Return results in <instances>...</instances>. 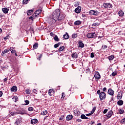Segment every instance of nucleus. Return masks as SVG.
<instances>
[{
  "label": "nucleus",
  "instance_id": "obj_1",
  "mask_svg": "<svg viewBox=\"0 0 125 125\" xmlns=\"http://www.w3.org/2000/svg\"><path fill=\"white\" fill-rule=\"evenodd\" d=\"M60 15V10L58 9H56L53 13L52 23H55L56 21H58V17Z\"/></svg>",
  "mask_w": 125,
  "mask_h": 125
},
{
  "label": "nucleus",
  "instance_id": "obj_2",
  "mask_svg": "<svg viewBox=\"0 0 125 125\" xmlns=\"http://www.w3.org/2000/svg\"><path fill=\"white\" fill-rule=\"evenodd\" d=\"M86 37L88 38V39H92L93 38H97V35L95 34V33H88Z\"/></svg>",
  "mask_w": 125,
  "mask_h": 125
},
{
  "label": "nucleus",
  "instance_id": "obj_3",
  "mask_svg": "<svg viewBox=\"0 0 125 125\" xmlns=\"http://www.w3.org/2000/svg\"><path fill=\"white\" fill-rule=\"evenodd\" d=\"M89 13L90 15H95V16H97L99 14V12L97 11L91 10L89 11Z\"/></svg>",
  "mask_w": 125,
  "mask_h": 125
},
{
  "label": "nucleus",
  "instance_id": "obj_4",
  "mask_svg": "<svg viewBox=\"0 0 125 125\" xmlns=\"http://www.w3.org/2000/svg\"><path fill=\"white\" fill-rule=\"evenodd\" d=\"M106 98V93L104 92H101L100 94V99L101 101L104 100Z\"/></svg>",
  "mask_w": 125,
  "mask_h": 125
},
{
  "label": "nucleus",
  "instance_id": "obj_5",
  "mask_svg": "<svg viewBox=\"0 0 125 125\" xmlns=\"http://www.w3.org/2000/svg\"><path fill=\"white\" fill-rule=\"evenodd\" d=\"M65 18V15L63 14H60V15L59 16L58 18V21H62L64 20V19Z\"/></svg>",
  "mask_w": 125,
  "mask_h": 125
},
{
  "label": "nucleus",
  "instance_id": "obj_6",
  "mask_svg": "<svg viewBox=\"0 0 125 125\" xmlns=\"http://www.w3.org/2000/svg\"><path fill=\"white\" fill-rule=\"evenodd\" d=\"M113 112L112 110H110L109 111H108L106 115V116L107 117L106 119H110V118H111V117L113 116Z\"/></svg>",
  "mask_w": 125,
  "mask_h": 125
},
{
  "label": "nucleus",
  "instance_id": "obj_7",
  "mask_svg": "<svg viewBox=\"0 0 125 125\" xmlns=\"http://www.w3.org/2000/svg\"><path fill=\"white\" fill-rule=\"evenodd\" d=\"M104 6L105 8H111L112 7V4L111 3H104Z\"/></svg>",
  "mask_w": 125,
  "mask_h": 125
},
{
  "label": "nucleus",
  "instance_id": "obj_8",
  "mask_svg": "<svg viewBox=\"0 0 125 125\" xmlns=\"http://www.w3.org/2000/svg\"><path fill=\"white\" fill-rule=\"evenodd\" d=\"M42 12L41 9H38L34 14L33 15L35 16V17H37L38 15H40V13Z\"/></svg>",
  "mask_w": 125,
  "mask_h": 125
},
{
  "label": "nucleus",
  "instance_id": "obj_9",
  "mask_svg": "<svg viewBox=\"0 0 125 125\" xmlns=\"http://www.w3.org/2000/svg\"><path fill=\"white\" fill-rule=\"evenodd\" d=\"M94 77L95 79H97V80H99L101 78V76H100V74H99V72H96L95 74L94 75Z\"/></svg>",
  "mask_w": 125,
  "mask_h": 125
},
{
  "label": "nucleus",
  "instance_id": "obj_10",
  "mask_svg": "<svg viewBox=\"0 0 125 125\" xmlns=\"http://www.w3.org/2000/svg\"><path fill=\"white\" fill-rule=\"evenodd\" d=\"M108 94H109V95H111L113 96L114 95V93H115V92L114 91V90H113L112 89L109 88L108 90Z\"/></svg>",
  "mask_w": 125,
  "mask_h": 125
},
{
  "label": "nucleus",
  "instance_id": "obj_11",
  "mask_svg": "<svg viewBox=\"0 0 125 125\" xmlns=\"http://www.w3.org/2000/svg\"><path fill=\"white\" fill-rule=\"evenodd\" d=\"M81 10H82V7L81 6H78L75 10L76 13H80L81 12Z\"/></svg>",
  "mask_w": 125,
  "mask_h": 125
},
{
  "label": "nucleus",
  "instance_id": "obj_12",
  "mask_svg": "<svg viewBox=\"0 0 125 125\" xmlns=\"http://www.w3.org/2000/svg\"><path fill=\"white\" fill-rule=\"evenodd\" d=\"M11 49H5L4 51L2 52L1 55L2 56H3L5 53H7L8 52H9L10 51Z\"/></svg>",
  "mask_w": 125,
  "mask_h": 125
},
{
  "label": "nucleus",
  "instance_id": "obj_13",
  "mask_svg": "<svg viewBox=\"0 0 125 125\" xmlns=\"http://www.w3.org/2000/svg\"><path fill=\"white\" fill-rule=\"evenodd\" d=\"M71 57L72 58L77 59L78 57H79V55L77 53H73L71 54Z\"/></svg>",
  "mask_w": 125,
  "mask_h": 125
},
{
  "label": "nucleus",
  "instance_id": "obj_14",
  "mask_svg": "<svg viewBox=\"0 0 125 125\" xmlns=\"http://www.w3.org/2000/svg\"><path fill=\"white\" fill-rule=\"evenodd\" d=\"M11 91H12L13 92H16V91H17V86H13L12 87H11Z\"/></svg>",
  "mask_w": 125,
  "mask_h": 125
},
{
  "label": "nucleus",
  "instance_id": "obj_15",
  "mask_svg": "<svg viewBox=\"0 0 125 125\" xmlns=\"http://www.w3.org/2000/svg\"><path fill=\"white\" fill-rule=\"evenodd\" d=\"M78 43H79V47H81V48H83V47H84V44H83V42L79 41Z\"/></svg>",
  "mask_w": 125,
  "mask_h": 125
},
{
  "label": "nucleus",
  "instance_id": "obj_16",
  "mask_svg": "<svg viewBox=\"0 0 125 125\" xmlns=\"http://www.w3.org/2000/svg\"><path fill=\"white\" fill-rule=\"evenodd\" d=\"M9 9L7 8H2V11H3V13H5V14H6V13H8Z\"/></svg>",
  "mask_w": 125,
  "mask_h": 125
},
{
  "label": "nucleus",
  "instance_id": "obj_17",
  "mask_svg": "<svg viewBox=\"0 0 125 125\" xmlns=\"http://www.w3.org/2000/svg\"><path fill=\"white\" fill-rule=\"evenodd\" d=\"M69 38H70V36H69L68 33L66 32L65 34L63 35V39H65V40H68Z\"/></svg>",
  "mask_w": 125,
  "mask_h": 125
},
{
  "label": "nucleus",
  "instance_id": "obj_18",
  "mask_svg": "<svg viewBox=\"0 0 125 125\" xmlns=\"http://www.w3.org/2000/svg\"><path fill=\"white\" fill-rule=\"evenodd\" d=\"M73 119V115H68L66 117V120L67 121H71Z\"/></svg>",
  "mask_w": 125,
  "mask_h": 125
},
{
  "label": "nucleus",
  "instance_id": "obj_19",
  "mask_svg": "<svg viewBox=\"0 0 125 125\" xmlns=\"http://www.w3.org/2000/svg\"><path fill=\"white\" fill-rule=\"evenodd\" d=\"M31 123L32 125H35L38 123V120L37 119H32L31 120Z\"/></svg>",
  "mask_w": 125,
  "mask_h": 125
},
{
  "label": "nucleus",
  "instance_id": "obj_20",
  "mask_svg": "<svg viewBox=\"0 0 125 125\" xmlns=\"http://www.w3.org/2000/svg\"><path fill=\"white\" fill-rule=\"evenodd\" d=\"M118 14H119V16L122 17L124 16V15H125V13L122 10H120Z\"/></svg>",
  "mask_w": 125,
  "mask_h": 125
},
{
  "label": "nucleus",
  "instance_id": "obj_21",
  "mask_svg": "<svg viewBox=\"0 0 125 125\" xmlns=\"http://www.w3.org/2000/svg\"><path fill=\"white\" fill-rule=\"evenodd\" d=\"M117 97L118 99H122V98L123 97V94L122 93V92L118 93Z\"/></svg>",
  "mask_w": 125,
  "mask_h": 125
},
{
  "label": "nucleus",
  "instance_id": "obj_22",
  "mask_svg": "<svg viewBox=\"0 0 125 125\" xmlns=\"http://www.w3.org/2000/svg\"><path fill=\"white\" fill-rule=\"evenodd\" d=\"M33 12L34 11H33V10H29L27 11V15H29V16L32 15Z\"/></svg>",
  "mask_w": 125,
  "mask_h": 125
},
{
  "label": "nucleus",
  "instance_id": "obj_23",
  "mask_svg": "<svg viewBox=\"0 0 125 125\" xmlns=\"http://www.w3.org/2000/svg\"><path fill=\"white\" fill-rule=\"evenodd\" d=\"M117 104L119 106H122L124 104V101L123 100H119L117 102Z\"/></svg>",
  "mask_w": 125,
  "mask_h": 125
},
{
  "label": "nucleus",
  "instance_id": "obj_24",
  "mask_svg": "<svg viewBox=\"0 0 125 125\" xmlns=\"http://www.w3.org/2000/svg\"><path fill=\"white\" fill-rule=\"evenodd\" d=\"M53 89H50L48 90V94L50 96H52V92H54Z\"/></svg>",
  "mask_w": 125,
  "mask_h": 125
},
{
  "label": "nucleus",
  "instance_id": "obj_25",
  "mask_svg": "<svg viewBox=\"0 0 125 125\" xmlns=\"http://www.w3.org/2000/svg\"><path fill=\"white\" fill-rule=\"evenodd\" d=\"M80 24H82V21H76L74 22V24L76 25V26H79V25H80Z\"/></svg>",
  "mask_w": 125,
  "mask_h": 125
},
{
  "label": "nucleus",
  "instance_id": "obj_26",
  "mask_svg": "<svg viewBox=\"0 0 125 125\" xmlns=\"http://www.w3.org/2000/svg\"><path fill=\"white\" fill-rule=\"evenodd\" d=\"M64 49H65V47L62 46H61L59 48V51L60 52L61 51H63L64 50Z\"/></svg>",
  "mask_w": 125,
  "mask_h": 125
},
{
  "label": "nucleus",
  "instance_id": "obj_27",
  "mask_svg": "<svg viewBox=\"0 0 125 125\" xmlns=\"http://www.w3.org/2000/svg\"><path fill=\"white\" fill-rule=\"evenodd\" d=\"M13 101L14 102H16L17 101H18V96H14L13 98Z\"/></svg>",
  "mask_w": 125,
  "mask_h": 125
},
{
  "label": "nucleus",
  "instance_id": "obj_28",
  "mask_svg": "<svg viewBox=\"0 0 125 125\" xmlns=\"http://www.w3.org/2000/svg\"><path fill=\"white\" fill-rule=\"evenodd\" d=\"M38 46H39V44L38 43H36L35 44H34L33 46V48L34 49H37V48H38Z\"/></svg>",
  "mask_w": 125,
  "mask_h": 125
},
{
  "label": "nucleus",
  "instance_id": "obj_29",
  "mask_svg": "<svg viewBox=\"0 0 125 125\" xmlns=\"http://www.w3.org/2000/svg\"><path fill=\"white\" fill-rule=\"evenodd\" d=\"M29 1H30V0H23L22 3L23 4H27L29 3Z\"/></svg>",
  "mask_w": 125,
  "mask_h": 125
},
{
  "label": "nucleus",
  "instance_id": "obj_30",
  "mask_svg": "<svg viewBox=\"0 0 125 125\" xmlns=\"http://www.w3.org/2000/svg\"><path fill=\"white\" fill-rule=\"evenodd\" d=\"M29 19H31V20L33 21L34 19H36V17L34 15V14L32 15V16L29 18Z\"/></svg>",
  "mask_w": 125,
  "mask_h": 125
},
{
  "label": "nucleus",
  "instance_id": "obj_31",
  "mask_svg": "<svg viewBox=\"0 0 125 125\" xmlns=\"http://www.w3.org/2000/svg\"><path fill=\"white\" fill-rule=\"evenodd\" d=\"M77 37H78V34H77V33H74L72 35V39H76V38H77Z\"/></svg>",
  "mask_w": 125,
  "mask_h": 125
},
{
  "label": "nucleus",
  "instance_id": "obj_32",
  "mask_svg": "<svg viewBox=\"0 0 125 125\" xmlns=\"http://www.w3.org/2000/svg\"><path fill=\"white\" fill-rule=\"evenodd\" d=\"M115 58V57L113 55H111L108 57V59L110 60V61L113 60Z\"/></svg>",
  "mask_w": 125,
  "mask_h": 125
},
{
  "label": "nucleus",
  "instance_id": "obj_33",
  "mask_svg": "<svg viewBox=\"0 0 125 125\" xmlns=\"http://www.w3.org/2000/svg\"><path fill=\"white\" fill-rule=\"evenodd\" d=\"M54 39L55 40V42H59L60 41L59 38H58V36H57V35H55Z\"/></svg>",
  "mask_w": 125,
  "mask_h": 125
},
{
  "label": "nucleus",
  "instance_id": "obj_34",
  "mask_svg": "<svg viewBox=\"0 0 125 125\" xmlns=\"http://www.w3.org/2000/svg\"><path fill=\"white\" fill-rule=\"evenodd\" d=\"M61 44V43L58 42V43H56L54 45L55 48H57Z\"/></svg>",
  "mask_w": 125,
  "mask_h": 125
},
{
  "label": "nucleus",
  "instance_id": "obj_35",
  "mask_svg": "<svg viewBox=\"0 0 125 125\" xmlns=\"http://www.w3.org/2000/svg\"><path fill=\"white\" fill-rule=\"evenodd\" d=\"M111 75L112 77H115V76H117V75H118V73L117 72V71H114L112 73Z\"/></svg>",
  "mask_w": 125,
  "mask_h": 125
},
{
  "label": "nucleus",
  "instance_id": "obj_36",
  "mask_svg": "<svg viewBox=\"0 0 125 125\" xmlns=\"http://www.w3.org/2000/svg\"><path fill=\"white\" fill-rule=\"evenodd\" d=\"M92 27H96V26H99V23L96 22L95 23L92 24Z\"/></svg>",
  "mask_w": 125,
  "mask_h": 125
},
{
  "label": "nucleus",
  "instance_id": "obj_37",
  "mask_svg": "<svg viewBox=\"0 0 125 125\" xmlns=\"http://www.w3.org/2000/svg\"><path fill=\"white\" fill-rule=\"evenodd\" d=\"M19 114H20L21 115H24V114H25V110H21Z\"/></svg>",
  "mask_w": 125,
  "mask_h": 125
},
{
  "label": "nucleus",
  "instance_id": "obj_38",
  "mask_svg": "<svg viewBox=\"0 0 125 125\" xmlns=\"http://www.w3.org/2000/svg\"><path fill=\"white\" fill-rule=\"evenodd\" d=\"M15 115H17V112H12L10 113V116H15Z\"/></svg>",
  "mask_w": 125,
  "mask_h": 125
},
{
  "label": "nucleus",
  "instance_id": "obj_39",
  "mask_svg": "<svg viewBox=\"0 0 125 125\" xmlns=\"http://www.w3.org/2000/svg\"><path fill=\"white\" fill-rule=\"evenodd\" d=\"M95 110H96V107H94L91 112V113H92L93 114V113H94V112H95Z\"/></svg>",
  "mask_w": 125,
  "mask_h": 125
},
{
  "label": "nucleus",
  "instance_id": "obj_40",
  "mask_svg": "<svg viewBox=\"0 0 125 125\" xmlns=\"http://www.w3.org/2000/svg\"><path fill=\"white\" fill-rule=\"evenodd\" d=\"M119 114L122 115V114H124V109H120L119 110Z\"/></svg>",
  "mask_w": 125,
  "mask_h": 125
},
{
  "label": "nucleus",
  "instance_id": "obj_41",
  "mask_svg": "<svg viewBox=\"0 0 125 125\" xmlns=\"http://www.w3.org/2000/svg\"><path fill=\"white\" fill-rule=\"evenodd\" d=\"M25 92L26 94H30V93H31V91H30V89H26Z\"/></svg>",
  "mask_w": 125,
  "mask_h": 125
},
{
  "label": "nucleus",
  "instance_id": "obj_42",
  "mask_svg": "<svg viewBox=\"0 0 125 125\" xmlns=\"http://www.w3.org/2000/svg\"><path fill=\"white\" fill-rule=\"evenodd\" d=\"M81 118L82 120H84V119H85V115L84 114H82L81 116Z\"/></svg>",
  "mask_w": 125,
  "mask_h": 125
},
{
  "label": "nucleus",
  "instance_id": "obj_43",
  "mask_svg": "<svg viewBox=\"0 0 125 125\" xmlns=\"http://www.w3.org/2000/svg\"><path fill=\"white\" fill-rule=\"evenodd\" d=\"M46 114H47V110H45L43 111L42 115H43V116H45Z\"/></svg>",
  "mask_w": 125,
  "mask_h": 125
},
{
  "label": "nucleus",
  "instance_id": "obj_44",
  "mask_svg": "<svg viewBox=\"0 0 125 125\" xmlns=\"http://www.w3.org/2000/svg\"><path fill=\"white\" fill-rule=\"evenodd\" d=\"M121 124H125V118H124L123 119H122L121 121H120Z\"/></svg>",
  "mask_w": 125,
  "mask_h": 125
},
{
  "label": "nucleus",
  "instance_id": "obj_45",
  "mask_svg": "<svg viewBox=\"0 0 125 125\" xmlns=\"http://www.w3.org/2000/svg\"><path fill=\"white\" fill-rule=\"evenodd\" d=\"M28 111H29V112H32V111H33V108L32 107H29L28 108Z\"/></svg>",
  "mask_w": 125,
  "mask_h": 125
},
{
  "label": "nucleus",
  "instance_id": "obj_46",
  "mask_svg": "<svg viewBox=\"0 0 125 125\" xmlns=\"http://www.w3.org/2000/svg\"><path fill=\"white\" fill-rule=\"evenodd\" d=\"M42 54H41L40 55V56H39V58H37V59H38V60H41V59L42 58Z\"/></svg>",
  "mask_w": 125,
  "mask_h": 125
},
{
  "label": "nucleus",
  "instance_id": "obj_47",
  "mask_svg": "<svg viewBox=\"0 0 125 125\" xmlns=\"http://www.w3.org/2000/svg\"><path fill=\"white\" fill-rule=\"evenodd\" d=\"M25 102L26 103L25 105H28V104L30 103V101L28 100H25Z\"/></svg>",
  "mask_w": 125,
  "mask_h": 125
},
{
  "label": "nucleus",
  "instance_id": "obj_48",
  "mask_svg": "<svg viewBox=\"0 0 125 125\" xmlns=\"http://www.w3.org/2000/svg\"><path fill=\"white\" fill-rule=\"evenodd\" d=\"M90 57H91V58H94V53H91V55H90Z\"/></svg>",
  "mask_w": 125,
  "mask_h": 125
},
{
  "label": "nucleus",
  "instance_id": "obj_49",
  "mask_svg": "<svg viewBox=\"0 0 125 125\" xmlns=\"http://www.w3.org/2000/svg\"><path fill=\"white\" fill-rule=\"evenodd\" d=\"M64 97H65V93H62V98H63V99H64Z\"/></svg>",
  "mask_w": 125,
  "mask_h": 125
},
{
  "label": "nucleus",
  "instance_id": "obj_50",
  "mask_svg": "<svg viewBox=\"0 0 125 125\" xmlns=\"http://www.w3.org/2000/svg\"><path fill=\"white\" fill-rule=\"evenodd\" d=\"M107 47H108V46H107V45H104L102 46L103 49H106V48H107Z\"/></svg>",
  "mask_w": 125,
  "mask_h": 125
},
{
  "label": "nucleus",
  "instance_id": "obj_51",
  "mask_svg": "<svg viewBox=\"0 0 125 125\" xmlns=\"http://www.w3.org/2000/svg\"><path fill=\"white\" fill-rule=\"evenodd\" d=\"M107 112H108V109H104V110L103 113H104V114H106V113H107Z\"/></svg>",
  "mask_w": 125,
  "mask_h": 125
},
{
  "label": "nucleus",
  "instance_id": "obj_52",
  "mask_svg": "<svg viewBox=\"0 0 125 125\" xmlns=\"http://www.w3.org/2000/svg\"><path fill=\"white\" fill-rule=\"evenodd\" d=\"M63 120H64V116H62L60 118V121H63Z\"/></svg>",
  "mask_w": 125,
  "mask_h": 125
},
{
  "label": "nucleus",
  "instance_id": "obj_53",
  "mask_svg": "<svg viewBox=\"0 0 125 125\" xmlns=\"http://www.w3.org/2000/svg\"><path fill=\"white\" fill-rule=\"evenodd\" d=\"M9 37V36L8 35V36H7L4 37V40H5V41H6V40H8V39Z\"/></svg>",
  "mask_w": 125,
  "mask_h": 125
},
{
  "label": "nucleus",
  "instance_id": "obj_54",
  "mask_svg": "<svg viewBox=\"0 0 125 125\" xmlns=\"http://www.w3.org/2000/svg\"><path fill=\"white\" fill-rule=\"evenodd\" d=\"M91 115H93V114H92L91 112H90V113H89V114H86V116L87 117H89V116H91Z\"/></svg>",
  "mask_w": 125,
  "mask_h": 125
},
{
  "label": "nucleus",
  "instance_id": "obj_55",
  "mask_svg": "<svg viewBox=\"0 0 125 125\" xmlns=\"http://www.w3.org/2000/svg\"><path fill=\"white\" fill-rule=\"evenodd\" d=\"M75 116L79 117V116H80V113H79V112H77V113H75Z\"/></svg>",
  "mask_w": 125,
  "mask_h": 125
},
{
  "label": "nucleus",
  "instance_id": "obj_56",
  "mask_svg": "<svg viewBox=\"0 0 125 125\" xmlns=\"http://www.w3.org/2000/svg\"><path fill=\"white\" fill-rule=\"evenodd\" d=\"M101 91H100V90H98L97 91V94H99V95H100V93H101Z\"/></svg>",
  "mask_w": 125,
  "mask_h": 125
},
{
  "label": "nucleus",
  "instance_id": "obj_57",
  "mask_svg": "<svg viewBox=\"0 0 125 125\" xmlns=\"http://www.w3.org/2000/svg\"><path fill=\"white\" fill-rule=\"evenodd\" d=\"M106 90H107V88H106V87H104L103 89V91H104V92H105V91H106Z\"/></svg>",
  "mask_w": 125,
  "mask_h": 125
},
{
  "label": "nucleus",
  "instance_id": "obj_58",
  "mask_svg": "<svg viewBox=\"0 0 125 125\" xmlns=\"http://www.w3.org/2000/svg\"><path fill=\"white\" fill-rule=\"evenodd\" d=\"M50 35L51 37H53V36H54V34L53 33H52V32H51L50 33Z\"/></svg>",
  "mask_w": 125,
  "mask_h": 125
},
{
  "label": "nucleus",
  "instance_id": "obj_59",
  "mask_svg": "<svg viewBox=\"0 0 125 125\" xmlns=\"http://www.w3.org/2000/svg\"><path fill=\"white\" fill-rule=\"evenodd\" d=\"M15 52H16V51L15 50H12L11 51V53H12V54H13V53H15Z\"/></svg>",
  "mask_w": 125,
  "mask_h": 125
},
{
  "label": "nucleus",
  "instance_id": "obj_60",
  "mask_svg": "<svg viewBox=\"0 0 125 125\" xmlns=\"http://www.w3.org/2000/svg\"><path fill=\"white\" fill-rule=\"evenodd\" d=\"M2 91H0V97H1L2 96Z\"/></svg>",
  "mask_w": 125,
  "mask_h": 125
},
{
  "label": "nucleus",
  "instance_id": "obj_61",
  "mask_svg": "<svg viewBox=\"0 0 125 125\" xmlns=\"http://www.w3.org/2000/svg\"><path fill=\"white\" fill-rule=\"evenodd\" d=\"M8 49H11L10 51H11V50H12V49H14V48L11 47H10V48H8Z\"/></svg>",
  "mask_w": 125,
  "mask_h": 125
},
{
  "label": "nucleus",
  "instance_id": "obj_62",
  "mask_svg": "<svg viewBox=\"0 0 125 125\" xmlns=\"http://www.w3.org/2000/svg\"><path fill=\"white\" fill-rule=\"evenodd\" d=\"M5 82H7V79L6 78L4 79V83H5Z\"/></svg>",
  "mask_w": 125,
  "mask_h": 125
},
{
  "label": "nucleus",
  "instance_id": "obj_63",
  "mask_svg": "<svg viewBox=\"0 0 125 125\" xmlns=\"http://www.w3.org/2000/svg\"><path fill=\"white\" fill-rule=\"evenodd\" d=\"M78 122H82V120L81 119H78Z\"/></svg>",
  "mask_w": 125,
  "mask_h": 125
},
{
  "label": "nucleus",
  "instance_id": "obj_64",
  "mask_svg": "<svg viewBox=\"0 0 125 125\" xmlns=\"http://www.w3.org/2000/svg\"><path fill=\"white\" fill-rule=\"evenodd\" d=\"M97 125H102V124H101V123H99V124H97Z\"/></svg>",
  "mask_w": 125,
  "mask_h": 125
}]
</instances>
